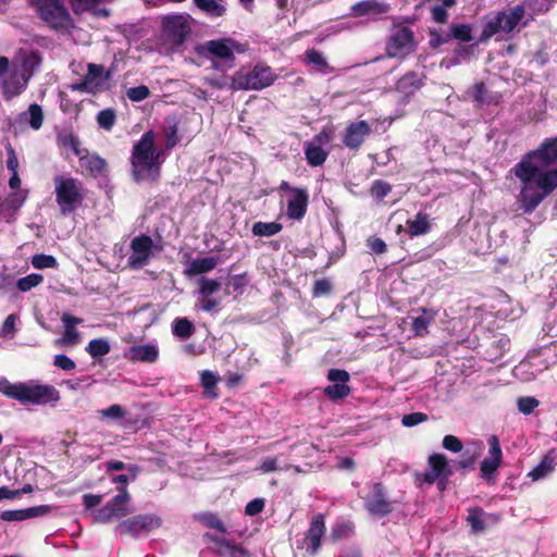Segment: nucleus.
Wrapping results in <instances>:
<instances>
[{"label": "nucleus", "instance_id": "f257e3e1", "mask_svg": "<svg viewBox=\"0 0 557 557\" xmlns=\"http://www.w3.org/2000/svg\"><path fill=\"white\" fill-rule=\"evenodd\" d=\"M557 136L546 138L534 150L523 154L511 172L520 181L517 203L531 214L557 189ZM556 165V166H555Z\"/></svg>", "mask_w": 557, "mask_h": 557}, {"label": "nucleus", "instance_id": "f03ea898", "mask_svg": "<svg viewBox=\"0 0 557 557\" xmlns=\"http://www.w3.org/2000/svg\"><path fill=\"white\" fill-rule=\"evenodd\" d=\"M156 134L148 131L133 146L129 162L134 182H157L161 176L162 152L156 147Z\"/></svg>", "mask_w": 557, "mask_h": 557}, {"label": "nucleus", "instance_id": "7ed1b4c3", "mask_svg": "<svg viewBox=\"0 0 557 557\" xmlns=\"http://www.w3.org/2000/svg\"><path fill=\"white\" fill-rule=\"evenodd\" d=\"M0 393L24 405L45 406L60 400V392L53 385L34 382L11 383L7 377H0Z\"/></svg>", "mask_w": 557, "mask_h": 557}, {"label": "nucleus", "instance_id": "20e7f679", "mask_svg": "<svg viewBox=\"0 0 557 557\" xmlns=\"http://www.w3.org/2000/svg\"><path fill=\"white\" fill-rule=\"evenodd\" d=\"M244 51V46L232 38L208 40L195 47L198 57L212 60V69L222 72L234 66V52Z\"/></svg>", "mask_w": 557, "mask_h": 557}, {"label": "nucleus", "instance_id": "39448f33", "mask_svg": "<svg viewBox=\"0 0 557 557\" xmlns=\"http://www.w3.org/2000/svg\"><path fill=\"white\" fill-rule=\"evenodd\" d=\"M54 182L55 201L62 214L66 215L76 210L85 199L82 183L75 177L57 175Z\"/></svg>", "mask_w": 557, "mask_h": 557}, {"label": "nucleus", "instance_id": "423d86ee", "mask_svg": "<svg viewBox=\"0 0 557 557\" xmlns=\"http://www.w3.org/2000/svg\"><path fill=\"white\" fill-rule=\"evenodd\" d=\"M276 79L270 66L257 64L249 72L237 71L231 77L230 88L234 90H261Z\"/></svg>", "mask_w": 557, "mask_h": 557}, {"label": "nucleus", "instance_id": "0eeeda50", "mask_svg": "<svg viewBox=\"0 0 557 557\" xmlns=\"http://www.w3.org/2000/svg\"><path fill=\"white\" fill-rule=\"evenodd\" d=\"M40 18L53 29H64L71 22V15L62 0H28Z\"/></svg>", "mask_w": 557, "mask_h": 557}, {"label": "nucleus", "instance_id": "6e6552de", "mask_svg": "<svg viewBox=\"0 0 557 557\" xmlns=\"http://www.w3.org/2000/svg\"><path fill=\"white\" fill-rule=\"evenodd\" d=\"M188 15L169 14L162 17L161 29L164 39L175 47H181L190 34Z\"/></svg>", "mask_w": 557, "mask_h": 557}, {"label": "nucleus", "instance_id": "1a4fd4ad", "mask_svg": "<svg viewBox=\"0 0 557 557\" xmlns=\"http://www.w3.org/2000/svg\"><path fill=\"white\" fill-rule=\"evenodd\" d=\"M117 492L103 507L95 511L97 522L109 523L113 519H120L129 513L127 508L131 500L129 492L124 487H117Z\"/></svg>", "mask_w": 557, "mask_h": 557}, {"label": "nucleus", "instance_id": "9d476101", "mask_svg": "<svg viewBox=\"0 0 557 557\" xmlns=\"http://www.w3.org/2000/svg\"><path fill=\"white\" fill-rule=\"evenodd\" d=\"M161 525L160 517L152 513L137 515L129 519L120 522L116 527V532L121 536L132 535L137 536L143 532H150Z\"/></svg>", "mask_w": 557, "mask_h": 557}, {"label": "nucleus", "instance_id": "9b49d317", "mask_svg": "<svg viewBox=\"0 0 557 557\" xmlns=\"http://www.w3.org/2000/svg\"><path fill=\"white\" fill-rule=\"evenodd\" d=\"M371 133L372 127L367 121L350 122L342 133V144L350 151L357 152L361 149Z\"/></svg>", "mask_w": 557, "mask_h": 557}, {"label": "nucleus", "instance_id": "f8f14e48", "mask_svg": "<svg viewBox=\"0 0 557 557\" xmlns=\"http://www.w3.org/2000/svg\"><path fill=\"white\" fill-rule=\"evenodd\" d=\"M325 531L326 528L324 515H314L310 520L309 528L305 532L302 540L304 547L309 556L314 557L319 554Z\"/></svg>", "mask_w": 557, "mask_h": 557}, {"label": "nucleus", "instance_id": "ddd939ff", "mask_svg": "<svg viewBox=\"0 0 557 557\" xmlns=\"http://www.w3.org/2000/svg\"><path fill=\"white\" fill-rule=\"evenodd\" d=\"M413 33L408 27L397 29L386 44V52L391 58H403L413 51Z\"/></svg>", "mask_w": 557, "mask_h": 557}, {"label": "nucleus", "instance_id": "4468645a", "mask_svg": "<svg viewBox=\"0 0 557 557\" xmlns=\"http://www.w3.org/2000/svg\"><path fill=\"white\" fill-rule=\"evenodd\" d=\"M153 240L149 235L141 234L131 242L132 253L128 257V264L134 268H143L152 257Z\"/></svg>", "mask_w": 557, "mask_h": 557}, {"label": "nucleus", "instance_id": "2eb2a0df", "mask_svg": "<svg viewBox=\"0 0 557 557\" xmlns=\"http://www.w3.org/2000/svg\"><path fill=\"white\" fill-rule=\"evenodd\" d=\"M428 465L430 469L422 474V482L429 485L434 484L440 476L450 478L454 473L446 455L442 453L430 455Z\"/></svg>", "mask_w": 557, "mask_h": 557}, {"label": "nucleus", "instance_id": "dca6fc26", "mask_svg": "<svg viewBox=\"0 0 557 557\" xmlns=\"http://www.w3.org/2000/svg\"><path fill=\"white\" fill-rule=\"evenodd\" d=\"M28 82L23 73L13 69L1 83L3 98L9 101L17 97L26 89Z\"/></svg>", "mask_w": 557, "mask_h": 557}, {"label": "nucleus", "instance_id": "f3484780", "mask_svg": "<svg viewBox=\"0 0 557 557\" xmlns=\"http://www.w3.org/2000/svg\"><path fill=\"white\" fill-rule=\"evenodd\" d=\"M309 194L306 188L293 189V196L287 200L286 215L290 220L300 221L307 213Z\"/></svg>", "mask_w": 557, "mask_h": 557}, {"label": "nucleus", "instance_id": "a211bd4d", "mask_svg": "<svg viewBox=\"0 0 557 557\" xmlns=\"http://www.w3.org/2000/svg\"><path fill=\"white\" fill-rule=\"evenodd\" d=\"M366 507L371 515L376 517H384L392 512V505L386 499L381 483L373 485V496L367 500Z\"/></svg>", "mask_w": 557, "mask_h": 557}, {"label": "nucleus", "instance_id": "6ab92c4d", "mask_svg": "<svg viewBox=\"0 0 557 557\" xmlns=\"http://www.w3.org/2000/svg\"><path fill=\"white\" fill-rule=\"evenodd\" d=\"M78 159L81 166L92 177L101 176L108 169V163L102 157L89 153L87 149L78 156Z\"/></svg>", "mask_w": 557, "mask_h": 557}, {"label": "nucleus", "instance_id": "aec40b11", "mask_svg": "<svg viewBox=\"0 0 557 557\" xmlns=\"http://www.w3.org/2000/svg\"><path fill=\"white\" fill-rule=\"evenodd\" d=\"M128 358L132 361L153 363L159 358V349L153 344L134 345L128 348Z\"/></svg>", "mask_w": 557, "mask_h": 557}, {"label": "nucleus", "instance_id": "412c9836", "mask_svg": "<svg viewBox=\"0 0 557 557\" xmlns=\"http://www.w3.org/2000/svg\"><path fill=\"white\" fill-rule=\"evenodd\" d=\"M220 261L218 256H209L205 258L194 259L189 267L185 270V274L188 276H196L208 273L215 269Z\"/></svg>", "mask_w": 557, "mask_h": 557}, {"label": "nucleus", "instance_id": "4be33fe9", "mask_svg": "<svg viewBox=\"0 0 557 557\" xmlns=\"http://www.w3.org/2000/svg\"><path fill=\"white\" fill-rule=\"evenodd\" d=\"M406 225L405 232L410 237L425 235L431 231L430 216L428 213L421 211L416 214L414 220H408Z\"/></svg>", "mask_w": 557, "mask_h": 557}, {"label": "nucleus", "instance_id": "5701e85b", "mask_svg": "<svg viewBox=\"0 0 557 557\" xmlns=\"http://www.w3.org/2000/svg\"><path fill=\"white\" fill-rule=\"evenodd\" d=\"M422 86L423 79L416 72L406 73L396 83L397 91L401 92L407 97L413 95Z\"/></svg>", "mask_w": 557, "mask_h": 557}, {"label": "nucleus", "instance_id": "b1692460", "mask_svg": "<svg viewBox=\"0 0 557 557\" xmlns=\"http://www.w3.org/2000/svg\"><path fill=\"white\" fill-rule=\"evenodd\" d=\"M45 115L42 108L38 103H30L28 109L18 115L21 123L29 125L34 131L41 128Z\"/></svg>", "mask_w": 557, "mask_h": 557}, {"label": "nucleus", "instance_id": "393cba45", "mask_svg": "<svg viewBox=\"0 0 557 557\" xmlns=\"http://www.w3.org/2000/svg\"><path fill=\"white\" fill-rule=\"evenodd\" d=\"M219 547V554L228 557H249V552L240 544H235L224 537L212 536Z\"/></svg>", "mask_w": 557, "mask_h": 557}, {"label": "nucleus", "instance_id": "a878e982", "mask_svg": "<svg viewBox=\"0 0 557 557\" xmlns=\"http://www.w3.org/2000/svg\"><path fill=\"white\" fill-rule=\"evenodd\" d=\"M504 18H505V11H499L496 13V15L494 17L486 21L482 27V32L479 36L478 41L486 42L498 32H500V30L504 32V25H503Z\"/></svg>", "mask_w": 557, "mask_h": 557}, {"label": "nucleus", "instance_id": "bb28decb", "mask_svg": "<svg viewBox=\"0 0 557 557\" xmlns=\"http://www.w3.org/2000/svg\"><path fill=\"white\" fill-rule=\"evenodd\" d=\"M388 10V5L380 2L377 0H363L355 3L351 7L352 15L355 16H364L369 13H386Z\"/></svg>", "mask_w": 557, "mask_h": 557}, {"label": "nucleus", "instance_id": "cd10ccee", "mask_svg": "<svg viewBox=\"0 0 557 557\" xmlns=\"http://www.w3.org/2000/svg\"><path fill=\"white\" fill-rule=\"evenodd\" d=\"M41 62L42 58L40 52L38 50H32L22 58L21 67L17 70L24 74L26 79H30Z\"/></svg>", "mask_w": 557, "mask_h": 557}, {"label": "nucleus", "instance_id": "c85d7f7f", "mask_svg": "<svg viewBox=\"0 0 557 557\" xmlns=\"http://www.w3.org/2000/svg\"><path fill=\"white\" fill-rule=\"evenodd\" d=\"M57 144L60 147L71 148L75 156H81L86 148H81V140L71 129H65L57 135Z\"/></svg>", "mask_w": 557, "mask_h": 557}, {"label": "nucleus", "instance_id": "c756f323", "mask_svg": "<svg viewBox=\"0 0 557 557\" xmlns=\"http://www.w3.org/2000/svg\"><path fill=\"white\" fill-rule=\"evenodd\" d=\"M304 152L308 164L311 166L322 165L329 156L327 151L313 143H305Z\"/></svg>", "mask_w": 557, "mask_h": 557}, {"label": "nucleus", "instance_id": "7c9ffc66", "mask_svg": "<svg viewBox=\"0 0 557 557\" xmlns=\"http://www.w3.org/2000/svg\"><path fill=\"white\" fill-rule=\"evenodd\" d=\"M221 2V0H193L197 9L211 17H221L225 14L226 8Z\"/></svg>", "mask_w": 557, "mask_h": 557}, {"label": "nucleus", "instance_id": "2f4dec72", "mask_svg": "<svg viewBox=\"0 0 557 557\" xmlns=\"http://www.w3.org/2000/svg\"><path fill=\"white\" fill-rule=\"evenodd\" d=\"M63 324H64V334H63V341L65 343L74 344L77 342L78 338V332L76 330V325L83 323V319L76 318L74 315H71L69 313H64L61 318Z\"/></svg>", "mask_w": 557, "mask_h": 557}, {"label": "nucleus", "instance_id": "473e14b6", "mask_svg": "<svg viewBox=\"0 0 557 557\" xmlns=\"http://www.w3.org/2000/svg\"><path fill=\"white\" fill-rule=\"evenodd\" d=\"M525 15V8L522 4H518L509 10L508 13L505 12V18L503 22L504 33H511L517 25L522 21Z\"/></svg>", "mask_w": 557, "mask_h": 557}, {"label": "nucleus", "instance_id": "72a5a7b5", "mask_svg": "<svg viewBox=\"0 0 557 557\" xmlns=\"http://www.w3.org/2000/svg\"><path fill=\"white\" fill-rule=\"evenodd\" d=\"M554 462L555 458L552 456L550 453H548L543 457L540 463L529 472L528 475L533 481L541 480L554 471Z\"/></svg>", "mask_w": 557, "mask_h": 557}, {"label": "nucleus", "instance_id": "f704fd0d", "mask_svg": "<svg viewBox=\"0 0 557 557\" xmlns=\"http://www.w3.org/2000/svg\"><path fill=\"white\" fill-rule=\"evenodd\" d=\"M86 351L91 358L99 359L111 351V346L104 338H94L86 346Z\"/></svg>", "mask_w": 557, "mask_h": 557}, {"label": "nucleus", "instance_id": "c9c22d12", "mask_svg": "<svg viewBox=\"0 0 557 557\" xmlns=\"http://www.w3.org/2000/svg\"><path fill=\"white\" fill-rule=\"evenodd\" d=\"M484 511L480 507H473L468 509L467 522L473 533H482L485 531V522L483 519Z\"/></svg>", "mask_w": 557, "mask_h": 557}, {"label": "nucleus", "instance_id": "e433bc0d", "mask_svg": "<svg viewBox=\"0 0 557 557\" xmlns=\"http://www.w3.org/2000/svg\"><path fill=\"white\" fill-rule=\"evenodd\" d=\"M283 228V225L278 222H256L252 225L251 232L255 236H265L270 237L280 233Z\"/></svg>", "mask_w": 557, "mask_h": 557}, {"label": "nucleus", "instance_id": "4c0bfd02", "mask_svg": "<svg viewBox=\"0 0 557 557\" xmlns=\"http://www.w3.org/2000/svg\"><path fill=\"white\" fill-rule=\"evenodd\" d=\"M195 333V326L187 318H177L173 323V334L182 339L190 337Z\"/></svg>", "mask_w": 557, "mask_h": 557}, {"label": "nucleus", "instance_id": "58836bf2", "mask_svg": "<svg viewBox=\"0 0 557 557\" xmlns=\"http://www.w3.org/2000/svg\"><path fill=\"white\" fill-rule=\"evenodd\" d=\"M351 388L347 384H331L324 387L323 395L330 400L336 401L349 396Z\"/></svg>", "mask_w": 557, "mask_h": 557}, {"label": "nucleus", "instance_id": "ea45409f", "mask_svg": "<svg viewBox=\"0 0 557 557\" xmlns=\"http://www.w3.org/2000/svg\"><path fill=\"white\" fill-rule=\"evenodd\" d=\"M221 287V283L218 280L208 278L205 276H201L198 280V294L203 297H210L214 293H216Z\"/></svg>", "mask_w": 557, "mask_h": 557}, {"label": "nucleus", "instance_id": "a19ab883", "mask_svg": "<svg viewBox=\"0 0 557 557\" xmlns=\"http://www.w3.org/2000/svg\"><path fill=\"white\" fill-rule=\"evenodd\" d=\"M449 28H450L451 39L454 38V39L465 41V42L471 41L473 39L472 26L470 24L453 23Z\"/></svg>", "mask_w": 557, "mask_h": 557}, {"label": "nucleus", "instance_id": "79ce46f5", "mask_svg": "<svg viewBox=\"0 0 557 557\" xmlns=\"http://www.w3.org/2000/svg\"><path fill=\"white\" fill-rule=\"evenodd\" d=\"M354 530H355V525L350 521L337 522L332 528L331 537L333 541H339L343 539H347L354 533Z\"/></svg>", "mask_w": 557, "mask_h": 557}, {"label": "nucleus", "instance_id": "37998d69", "mask_svg": "<svg viewBox=\"0 0 557 557\" xmlns=\"http://www.w3.org/2000/svg\"><path fill=\"white\" fill-rule=\"evenodd\" d=\"M42 281L44 276L41 274L32 273L24 277L18 278L16 282V287L18 288L20 292L25 293L41 284Z\"/></svg>", "mask_w": 557, "mask_h": 557}, {"label": "nucleus", "instance_id": "c03bdc74", "mask_svg": "<svg viewBox=\"0 0 557 557\" xmlns=\"http://www.w3.org/2000/svg\"><path fill=\"white\" fill-rule=\"evenodd\" d=\"M116 122V113L114 109H104L98 112L97 123L99 127L111 131Z\"/></svg>", "mask_w": 557, "mask_h": 557}, {"label": "nucleus", "instance_id": "a18cd8bd", "mask_svg": "<svg viewBox=\"0 0 557 557\" xmlns=\"http://www.w3.org/2000/svg\"><path fill=\"white\" fill-rule=\"evenodd\" d=\"M470 96L473 101L478 102L480 106L490 104L492 102V98L488 96L486 85L483 82L473 85L470 91Z\"/></svg>", "mask_w": 557, "mask_h": 557}, {"label": "nucleus", "instance_id": "49530a36", "mask_svg": "<svg viewBox=\"0 0 557 557\" xmlns=\"http://www.w3.org/2000/svg\"><path fill=\"white\" fill-rule=\"evenodd\" d=\"M247 282L248 280L246 277V274L231 276L227 282V290L225 292V294L228 295L231 293H235L236 296L242 295L244 293Z\"/></svg>", "mask_w": 557, "mask_h": 557}, {"label": "nucleus", "instance_id": "de8ad7c7", "mask_svg": "<svg viewBox=\"0 0 557 557\" xmlns=\"http://www.w3.org/2000/svg\"><path fill=\"white\" fill-rule=\"evenodd\" d=\"M392 191V185L385 181L376 180L370 187V195L382 201Z\"/></svg>", "mask_w": 557, "mask_h": 557}, {"label": "nucleus", "instance_id": "09e8293b", "mask_svg": "<svg viewBox=\"0 0 557 557\" xmlns=\"http://www.w3.org/2000/svg\"><path fill=\"white\" fill-rule=\"evenodd\" d=\"M199 521L203 525H206L210 529H214L221 533H226V528H225L224 523L221 521L219 516L215 513H211V512L203 513L199 517Z\"/></svg>", "mask_w": 557, "mask_h": 557}, {"label": "nucleus", "instance_id": "8fccbe9b", "mask_svg": "<svg viewBox=\"0 0 557 557\" xmlns=\"http://www.w3.org/2000/svg\"><path fill=\"white\" fill-rule=\"evenodd\" d=\"M32 265L36 269L57 268L58 261L51 255L37 253L32 257Z\"/></svg>", "mask_w": 557, "mask_h": 557}, {"label": "nucleus", "instance_id": "3c124183", "mask_svg": "<svg viewBox=\"0 0 557 557\" xmlns=\"http://www.w3.org/2000/svg\"><path fill=\"white\" fill-rule=\"evenodd\" d=\"M500 465V462L495 461L491 458L483 459L480 463L481 476L485 481L490 482L492 480L493 474L497 471Z\"/></svg>", "mask_w": 557, "mask_h": 557}, {"label": "nucleus", "instance_id": "603ef678", "mask_svg": "<svg viewBox=\"0 0 557 557\" xmlns=\"http://www.w3.org/2000/svg\"><path fill=\"white\" fill-rule=\"evenodd\" d=\"M126 411L117 404L111 405L110 407L99 411L101 419L119 420L125 417Z\"/></svg>", "mask_w": 557, "mask_h": 557}, {"label": "nucleus", "instance_id": "864d4df0", "mask_svg": "<svg viewBox=\"0 0 557 557\" xmlns=\"http://www.w3.org/2000/svg\"><path fill=\"white\" fill-rule=\"evenodd\" d=\"M451 40V34L449 32H438V30H430V46L433 49L441 47L444 44H447Z\"/></svg>", "mask_w": 557, "mask_h": 557}, {"label": "nucleus", "instance_id": "5fc2aeb1", "mask_svg": "<svg viewBox=\"0 0 557 557\" xmlns=\"http://www.w3.org/2000/svg\"><path fill=\"white\" fill-rule=\"evenodd\" d=\"M487 444H488V455H490L488 458H491V459L502 463V461H503V451H502V448H500V443H499L498 436L491 435L487 438Z\"/></svg>", "mask_w": 557, "mask_h": 557}, {"label": "nucleus", "instance_id": "6e6d98bb", "mask_svg": "<svg viewBox=\"0 0 557 557\" xmlns=\"http://www.w3.org/2000/svg\"><path fill=\"white\" fill-rule=\"evenodd\" d=\"M305 55H306V61L309 64L314 65L319 70L325 69L327 66V62H326L325 58L323 57V54L315 49L307 50Z\"/></svg>", "mask_w": 557, "mask_h": 557}, {"label": "nucleus", "instance_id": "4d7b16f0", "mask_svg": "<svg viewBox=\"0 0 557 557\" xmlns=\"http://www.w3.org/2000/svg\"><path fill=\"white\" fill-rule=\"evenodd\" d=\"M126 96L129 100L134 102H139L147 99L150 96V90L145 85L131 87L127 89Z\"/></svg>", "mask_w": 557, "mask_h": 557}, {"label": "nucleus", "instance_id": "13d9d810", "mask_svg": "<svg viewBox=\"0 0 557 557\" xmlns=\"http://www.w3.org/2000/svg\"><path fill=\"white\" fill-rule=\"evenodd\" d=\"M518 409L523 414H530L540 405V401L532 396L520 397L517 401Z\"/></svg>", "mask_w": 557, "mask_h": 557}, {"label": "nucleus", "instance_id": "bf43d9fd", "mask_svg": "<svg viewBox=\"0 0 557 557\" xmlns=\"http://www.w3.org/2000/svg\"><path fill=\"white\" fill-rule=\"evenodd\" d=\"M164 135H165V149L171 150L173 149L178 143V128L176 123L169 125L164 128Z\"/></svg>", "mask_w": 557, "mask_h": 557}, {"label": "nucleus", "instance_id": "052dcab7", "mask_svg": "<svg viewBox=\"0 0 557 557\" xmlns=\"http://www.w3.org/2000/svg\"><path fill=\"white\" fill-rule=\"evenodd\" d=\"M332 283L327 278H321L313 283L312 286V296L321 297L330 295L332 292Z\"/></svg>", "mask_w": 557, "mask_h": 557}, {"label": "nucleus", "instance_id": "680f3d73", "mask_svg": "<svg viewBox=\"0 0 557 557\" xmlns=\"http://www.w3.org/2000/svg\"><path fill=\"white\" fill-rule=\"evenodd\" d=\"M326 377L333 384H347L350 380V374L344 369H330Z\"/></svg>", "mask_w": 557, "mask_h": 557}, {"label": "nucleus", "instance_id": "e2e57ef3", "mask_svg": "<svg viewBox=\"0 0 557 557\" xmlns=\"http://www.w3.org/2000/svg\"><path fill=\"white\" fill-rule=\"evenodd\" d=\"M15 322H16L15 314H9L5 318V320L1 326V335L3 337L13 338L15 336V334H16Z\"/></svg>", "mask_w": 557, "mask_h": 557}, {"label": "nucleus", "instance_id": "0e129e2a", "mask_svg": "<svg viewBox=\"0 0 557 557\" xmlns=\"http://www.w3.org/2000/svg\"><path fill=\"white\" fill-rule=\"evenodd\" d=\"M442 446L451 453H460L463 448L462 442L455 435H445Z\"/></svg>", "mask_w": 557, "mask_h": 557}, {"label": "nucleus", "instance_id": "69168bd1", "mask_svg": "<svg viewBox=\"0 0 557 557\" xmlns=\"http://www.w3.org/2000/svg\"><path fill=\"white\" fill-rule=\"evenodd\" d=\"M73 91H87L90 94H96L100 90L99 83L91 84L89 79L84 77L81 82L74 83L70 86Z\"/></svg>", "mask_w": 557, "mask_h": 557}, {"label": "nucleus", "instance_id": "338daca9", "mask_svg": "<svg viewBox=\"0 0 557 557\" xmlns=\"http://www.w3.org/2000/svg\"><path fill=\"white\" fill-rule=\"evenodd\" d=\"M221 305V298H199L196 306L199 307L201 310L206 312H213L215 311Z\"/></svg>", "mask_w": 557, "mask_h": 557}, {"label": "nucleus", "instance_id": "774afa93", "mask_svg": "<svg viewBox=\"0 0 557 557\" xmlns=\"http://www.w3.org/2000/svg\"><path fill=\"white\" fill-rule=\"evenodd\" d=\"M53 364L64 371H72L76 368V363L63 354L54 356Z\"/></svg>", "mask_w": 557, "mask_h": 557}]
</instances>
